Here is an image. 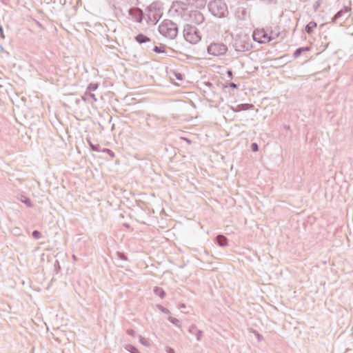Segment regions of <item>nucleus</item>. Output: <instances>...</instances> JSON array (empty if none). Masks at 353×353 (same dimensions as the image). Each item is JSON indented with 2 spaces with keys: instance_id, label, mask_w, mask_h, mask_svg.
Wrapping results in <instances>:
<instances>
[{
  "instance_id": "nucleus-12",
  "label": "nucleus",
  "mask_w": 353,
  "mask_h": 353,
  "mask_svg": "<svg viewBox=\"0 0 353 353\" xmlns=\"http://www.w3.org/2000/svg\"><path fill=\"white\" fill-rule=\"evenodd\" d=\"M172 74H173V77L172 78V80L176 79L179 81H183V75L182 74H181L180 72H173Z\"/></svg>"
},
{
  "instance_id": "nucleus-1",
  "label": "nucleus",
  "mask_w": 353,
  "mask_h": 353,
  "mask_svg": "<svg viewBox=\"0 0 353 353\" xmlns=\"http://www.w3.org/2000/svg\"><path fill=\"white\" fill-rule=\"evenodd\" d=\"M159 32L164 37L169 39H174L178 34L176 25L170 20H164L159 28Z\"/></svg>"
},
{
  "instance_id": "nucleus-6",
  "label": "nucleus",
  "mask_w": 353,
  "mask_h": 353,
  "mask_svg": "<svg viewBox=\"0 0 353 353\" xmlns=\"http://www.w3.org/2000/svg\"><path fill=\"white\" fill-rule=\"evenodd\" d=\"M253 108H254V106L252 104H248V103L240 104L236 106L235 111L239 112V111H243V110H247L249 109H252Z\"/></svg>"
},
{
  "instance_id": "nucleus-18",
  "label": "nucleus",
  "mask_w": 353,
  "mask_h": 353,
  "mask_svg": "<svg viewBox=\"0 0 353 353\" xmlns=\"http://www.w3.org/2000/svg\"><path fill=\"white\" fill-rule=\"evenodd\" d=\"M159 309L161 310V311L165 314H169L170 313V311L168 309L160 305L159 306Z\"/></svg>"
},
{
  "instance_id": "nucleus-15",
  "label": "nucleus",
  "mask_w": 353,
  "mask_h": 353,
  "mask_svg": "<svg viewBox=\"0 0 353 353\" xmlns=\"http://www.w3.org/2000/svg\"><path fill=\"white\" fill-rule=\"evenodd\" d=\"M303 50H309V48H299V49H297V50L294 52V56L295 57H299V56L301 54V52H302Z\"/></svg>"
},
{
  "instance_id": "nucleus-8",
  "label": "nucleus",
  "mask_w": 353,
  "mask_h": 353,
  "mask_svg": "<svg viewBox=\"0 0 353 353\" xmlns=\"http://www.w3.org/2000/svg\"><path fill=\"white\" fill-rule=\"evenodd\" d=\"M154 293L155 295L159 296L161 299H163L165 295V291L159 287H155L154 288Z\"/></svg>"
},
{
  "instance_id": "nucleus-14",
  "label": "nucleus",
  "mask_w": 353,
  "mask_h": 353,
  "mask_svg": "<svg viewBox=\"0 0 353 353\" xmlns=\"http://www.w3.org/2000/svg\"><path fill=\"white\" fill-rule=\"evenodd\" d=\"M168 320L169 321L172 323L173 325H176V327H180V325H179V320L176 319V318H174V317H172V316H170L168 318Z\"/></svg>"
},
{
  "instance_id": "nucleus-29",
  "label": "nucleus",
  "mask_w": 353,
  "mask_h": 353,
  "mask_svg": "<svg viewBox=\"0 0 353 353\" xmlns=\"http://www.w3.org/2000/svg\"><path fill=\"white\" fill-rule=\"evenodd\" d=\"M181 307H182V308H184V307H185V305L183 304V305H181Z\"/></svg>"
},
{
  "instance_id": "nucleus-4",
  "label": "nucleus",
  "mask_w": 353,
  "mask_h": 353,
  "mask_svg": "<svg viewBox=\"0 0 353 353\" xmlns=\"http://www.w3.org/2000/svg\"><path fill=\"white\" fill-rule=\"evenodd\" d=\"M184 37L191 43H197L201 40V36L194 27L188 26L185 30Z\"/></svg>"
},
{
  "instance_id": "nucleus-9",
  "label": "nucleus",
  "mask_w": 353,
  "mask_h": 353,
  "mask_svg": "<svg viewBox=\"0 0 353 353\" xmlns=\"http://www.w3.org/2000/svg\"><path fill=\"white\" fill-rule=\"evenodd\" d=\"M316 28V23L314 21L310 22L305 28V30L308 34H310L313 32L314 29Z\"/></svg>"
},
{
  "instance_id": "nucleus-11",
  "label": "nucleus",
  "mask_w": 353,
  "mask_h": 353,
  "mask_svg": "<svg viewBox=\"0 0 353 353\" xmlns=\"http://www.w3.org/2000/svg\"><path fill=\"white\" fill-rule=\"evenodd\" d=\"M216 241L221 246H224L227 244V239L223 236H219L216 238Z\"/></svg>"
},
{
  "instance_id": "nucleus-25",
  "label": "nucleus",
  "mask_w": 353,
  "mask_h": 353,
  "mask_svg": "<svg viewBox=\"0 0 353 353\" xmlns=\"http://www.w3.org/2000/svg\"><path fill=\"white\" fill-rule=\"evenodd\" d=\"M55 267V270L57 272H58V269L59 270L61 268V266L60 265H58V266H54Z\"/></svg>"
},
{
  "instance_id": "nucleus-7",
  "label": "nucleus",
  "mask_w": 353,
  "mask_h": 353,
  "mask_svg": "<svg viewBox=\"0 0 353 353\" xmlns=\"http://www.w3.org/2000/svg\"><path fill=\"white\" fill-rule=\"evenodd\" d=\"M135 39L139 43H143L148 42L150 41V39L149 37H148L142 34H138L135 37Z\"/></svg>"
},
{
  "instance_id": "nucleus-3",
  "label": "nucleus",
  "mask_w": 353,
  "mask_h": 353,
  "mask_svg": "<svg viewBox=\"0 0 353 353\" xmlns=\"http://www.w3.org/2000/svg\"><path fill=\"white\" fill-rule=\"evenodd\" d=\"M228 51V47L220 43H212L208 48V52L214 57L224 55Z\"/></svg>"
},
{
  "instance_id": "nucleus-2",
  "label": "nucleus",
  "mask_w": 353,
  "mask_h": 353,
  "mask_svg": "<svg viewBox=\"0 0 353 353\" xmlns=\"http://www.w3.org/2000/svg\"><path fill=\"white\" fill-rule=\"evenodd\" d=\"M278 36V33L273 34L271 32L270 34H268L263 28L255 30L252 35L254 40L261 43H268L270 41L275 39Z\"/></svg>"
},
{
  "instance_id": "nucleus-5",
  "label": "nucleus",
  "mask_w": 353,
  "mask_h": 353,
  "mask_svg": "<svg viewBox=\"0 0 353 353\" xmlns=\"http://www.w3.org/2000/svg\"><path fill=\"white\" fill-rule=\"evenodd\" d=\"M188 332L196 336V341H199L201 339L203 332L198 329L195 325H192L188 329Z\"/></svg>"
},
{
  "instance_id": "nucleus-27",
  "label": "nucleus",
  "mask_w": 353,
  "mask_h": 353,
  "mask_svg": "<svg viewBox=\"0 0 353 353\" xmlns=\"http://www.w3.org/2000/svg\"><path fill=\"white\" fill-rule=\"evenodd\" d=\"M26 204H27L28 206H30V205H31L29 201H26Z\"/></svg>"
},
{
  "instance_id": "nucleus-17",
  "label": "nucleus",
  "mask_w": 353,
  "mask_h": 353,
  "mask_svg": "<svg viewBox=\"0 0 353 353\" xmlns=\"http://www.w3.org/2000/svg\"><path fill=\"white\" fill-rule=\"evenodd\" d=\"M254 335L256 336V339H258V341H261L263 340V336L261 334H260L258 332L256 331H254Z\"/></svg>"
},
{
  "instance_id": "nucleus-28",
  "label": "nucleus",
  "mask_w": 353,
  "mask_h": 353,
  "mask_svg": "<svg viewBox=\"0 0 353 353\" xmlns=\"http://www.w3.org/2000/svg\"><path fill=\"white\" fill-rule=\"evenodd\" d=\"M174 84L176 85H179V84L178 83H176V82H174Z\"/></svg>"
},
{
  "instance_id": "nucleus-20",
  "label": "nucleus",
  "mask_w": 353,
  "mask_h": 353,
  "mask_svg": "<svg viewBox=\"0 0 353 353\" xmlns=\"http://www.w3.org/2000/svg\"><path fill=\"white\" fill-rule=\"evenodd\" d=\"M127 334L130 336H134L135 335V331L132 329L127 330Z\"/></svg>"
},
{
  "instance_id": "nucleus-21",
  "label": "nucleus",
  "mask_w": 353,
  "mask_h": 353,
  "mask_svg": "<svg viewBox=\"0 0 353 353\" xmlns=\"http://www.w3.org/2000/svg\"><path fill=\"white\" fill-rule=\"evenodd\" d=\"M166 352L168 353H175L174 350L173 348L170 347H168L166 348Z\"/></svg>"
},
{
  "instance_id": "nucleus-24",
  "label": "nucleus",
  "mask_w": 353,
  "mask_h": 353,
  "mask_svg": "<svg viewBox=\"0 0 353 353\" xmlns=\"http://www.w3.org/2000/svg\"><path fill=\"white\" fill-rule=\"evenodd\" d=\"M227 74H228V77H229V78H230V79H232V76H233V75H232V70H228V72H227Z\"/></svg>"
},
{
  "instance_id": "nucleus-10",
  "label": "nucleus",
  "mask_w": 353,
  "mask_h": 353,
  "mask_svg": "<svg viewBox=\"0 0 353 353\" xmlns=\"http://www.w3.org/2000/svg\"><path fill=\"white\" fill-rule=\"evenodd\" d=\"M125 349L130 353H140L139 350L132 345H126Z\"/></svg>"
},
{
  "instance_id": "nucleus-26",
  "label": "nucleus",
  "mask_w": 353,
  "mask_h": 353,
  "mask_svg": "<svg viewBox=\"0 0 353 353\" xmlns=\"http://www.w3.org/2000/svg\"><path fill=\"white\" fill-rule=\"evenodd\" d=\"M0 32H1V34H3V29H2L1 26H0Z\"/></svg>"
},
{
  "instance_id": "nucleus-16",
  "label": "nucleus",
  "mask_w": 353,
  "mask_h": 353,
  "mask_svg": "<svg viewBox=\"0 0 353 353\" xmlns=\"http://www.w3.org/2000/svg\"><path fill=\"white\" fill-rule=\"evenodd\" d=\"M139 341H140V343L142 345H145L146 347L149 346V345H150V343L148 341V340L146 339H145L144 337H143V336H140Z\"/></svg>"
},
{
  "instance_id": "nucleus-13",
  "label": "nucleus",
  "mask_w": 353,
  "mask_h": 353,
  "mask_svg": "<svg viewBox=\"0 0 353 353\" xmlns=\"http://www.w3.org/2000/svg\"><path fill=\"white\" fill-rule=\"evenodd\" d=\"M153 50L157 53H165V46L163 45H161L160 46H154Z\"/></svg>"
},
{
  "instance_id": "nucleus-22",
  "label": "nucleus",
  "mask_w": 353,
  "mask_h": 353,
  "mask_svg": "<svg viewBox=\"0 0 353 353\" xmlns=\"http://www.w3.org/2000/svg\"><path fill=\"white\" fill-rule=\"evenodd\" d=\"M229 86L231 88H233V89H236L237 88V85L235 84L234 83H230L229 84Z\"/></svg>"
},
{
  "instance_id": "nucleus-23",
  "label": "nucleus",
  "mask_w": 353,
  "mask_h": 353,
  "mask_svg": "<svg viewBox=\"0 0 353 353\" xmlns=\"http://www.w3.org/2000/svg\"><path fill=\"white\" fill-rule=\"evenodd\" d=\"M33 236L35 237V238H39L40 237V233L37 231H34L33 232Z\"/></svg>"
},
{
  "instance_id": "nucleus-19",
  "label": "nucleus",
  "mask_w": 353,
  "mask_h": 353,
  "mask_svg": "<svg viewBox=\"0 0 353 353\" xmlns=\"http://www.w3.org/2000/svg\"><path fill=\"white\" fill-rule=\"evenodd\" d=\"M251 148L254 152H256L259 150L258 145L255 143L252 144Z\"/></svg>"
}]
</instances>
